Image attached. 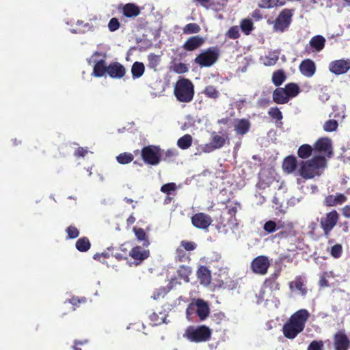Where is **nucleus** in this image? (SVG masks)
<instances>
[{
	"label": "nucleus",
	"mask_w": 350,
	"mask_h": 350,
	"mask_svg": "<svg viewBox=\"0 0 350 350\" xmlns=\"http://www.w3.org/2000/svg\"><path fill=\"white\" fill-rule=\"evenodd\" d=\"M310 313L306 309H301L291 315L284 324L282 332L284 336L288 339H294L304 327Z\"/></svg>",
	"instance_id": "f257e3e1"
},
{
	"label": "nucleus",
	"mask_w": 350,
	"mask_h": 350,
	"mask_svg": "<svg viewBox=\"0 0 350 350\" xmlns=\"http://www.w3.org/2000/svg\"><path fill=\"white\" fill-rule=\"evenodd\" d=\"M326 167L324 157L316 156L298 164L297 174L304 179H312L320 176Z\"/></svg>",
	"instance_id": "f03ea898"
},
{
	"label": "nucleus",
	"mask_w": 350,
	"mask_h": 350,
	"mask_svg": "<svg viewBox=\"0 0 350 350\" xmlns=\"http://www.w3.org/2000/svg\"><path fill=\"white\" fill-rule=\"evenodd\" d=\"M174 96L180 103H189L194 96V85L188 79L180 77L174 85Z\"/></svg>",
	"instance_id": "7ed1b4c3"
},
{
	"label": "nucleus",
	"mask_w": 350,
	"mask_h": 350,
	"mask_svg": "<svg viewBox=\"0 0 350 350\" xmlns=\"http://www.w3.org/2000/svg\"><path fill=\"white\" fill-rule=\"evenodd\" d=\"M211 330L205 325L189 326L183 334V337L191 342H202L211 338Z\"/></svg>",
	"instance_id": "20e7f679"
},
{
	"label": "nucleus",
	"mask_w": 350,
	"mask_h": 350,
	"mask_svg": "<svg viewBox=\"0 0 350 350\" xmlns=\"http://www.w3.org/2000/svg\"><path fill=\"white\" fill-rule=\"evenodd\" d=\"M186 313L189 319L196 313L200 321H204L210 314L209 305L202 299H193L188 306Z\"/></svg>",
	"instance_id": "39448f33"
},
{
	"label": "nucleus",
	"mask_w": 350,
	"mask_h": 350,
	"mask_svg": "<svg viewBox=\"0 0 350 350\" xmlns=\"http://www.w3.org/2000/svg\"><path fill=\"white\" fill-rule=\"evenodd\" d=\"M88 61L90 64L94 66L92 72L94 76L100 77L107 73V66L105 65L104 56L102 53L95 52Z\"/></svg>",
	"instance_id": "423d86ee"
},
{
	"label": "nucleus",
	"mask_w": 350,
	"mask_h": 350,
	"mask_svg": "<svg viewBox=\"0 0 350 350\" xmlns=\"http://www.w3.org/2000/svg\"><path fill=\"white\" fill-rule=\"evenodd\" d=\"M270 266V261L265 256H258L251 262L252 271L258 275H265Z\"/></svg>",
	"instance_id": "0eeeda50"
},
{
	"label": "nucleus",
	"mask_w": 350,
	"mask_h": 350,
	"mask_svg": "<svg viewBox=\"0 0 350 350\" xmlns=\"http://www.w3.org/2000/svg\"><path fill=\"white\" fill-rule=\"evenodd\" d=\"M142 155L143 159L147 163L150 165H157L160 161V149L156 146L146 147L143 148Z\"/></svg>",
	"instance_id": "6e6552de"
},
{
	"label": "nucleus",
	"mask_w": 350,
	"mask_h": 350,
	"mask_svg": "<svg viewBox=\"0 0 350 350\" xmlns=\"http://www.w3.org/2000/svg\"><path fill=\"white\" fill-rule=\"evenodd\" d=\"M292 12L290 10H283L275 21L274 30L283 31L286 29L291 22Z\"/></svg>",
	"instance_id": "1a4fd4ad"
},
{
	"label": "nucleus",
	"mask_w": 350,
	"mask_h": 350,
	"mask_svg": "<svg viewBox=\"0 0 350 350\" xmlns=\"http://www.w3.org/2000/svg\"><path fill=\"white\" fill-rule=\"evenodd\" d=\"M328 68L331 72L336 75L345 74L350 69V60L341 59L332 61Z\"/></svg>",
	"instance_id": "9d476101"
},
{
	"label": "nucleus",
	"mask_w": 350,
	"mask_h": 350,
	"mask_svg": "<svg viewBox=\"0 0 350 350\" xmlns=\"http://www.w3.org/2000/svg\"><path fill=\"white\" fill-rule=\"evenodd\" d=\"M217 59V54L212 50H207L196 57L195 62L201 66H211Z\"/></svg>",
	"instance_id": "9b49d317"
},
{
	"label": "nucleus",
	"mask_w": 350,
	"mask_h": 350,
	"mask_svg": "<svg viewBox=\"0 0 350 350\" xmlns=\"http://www.w3.org/2000/svg\"><path fill=\"white\" fill-rule=\"evenodd\" d=\"M227 140V137L220 135L215 133L212 135V142L202 146V151L204 152H211L215 149H218L224 146Z\"/></svg>",
	"instance_id": "f8f14e48"
},
{
	"label": "nucleus",
	"mask_w": 350,
	"mask_h": 350,
	"mask_svg": "<svg viewBox=\"0 0 350 350\" xmlns=\"http://www.w3.org/2000/svg\"><path fill=\"white\" fill-rule=\"evenodd\" d=\"M338 220V214L336 211H331L321 219V225L326 234L336 226Z\"/></svg>",
	"instance_id": "ddd939ff"
},
{
	"label": "nucleus",
	"mask_w": 350,
	"mask_h": 350,
	"mask_svg": "<svg viewBox=\"0 0 350 350\" xmlns=\"http://www.w3.org/2000/svg\"><path fill=\"white\" fill-rule=\"evenodd\" d=\"M314 150L330 157L332 154V141L328 137L319 139L314 144Z\"/></svg>",
	"instance_id": "4468645a"
},
{
	"label": "nucleus",
	"mask_w": 350,
	"mask_h": 350,
	"mask_svg": "<svg viewBox=\"0 0 350 350\" xmlns=\"http://www.w3.org/2000/svg\"><path fill=\"white\" fill-rule=\"evenodd\" d=\"M191 222L197 228L206 229L211 224L212 219L209 215L200 213L191 217Z\"/></svg>",
	"instance_id": "2eb2a0df"
},
{
	"label": "nucleus",
	"mask_w": 350,
	"mask_h": 350,
	"mask_svg": "<svg viewBox=\"0 0 350 350\" xmlns=\"http://www.w3.org/2000/svg\"><path fill=\"white\" fill-rule=\"evenodd\" d=\"M150 255V252L147 249L142 248L139 246L133 247L129 252V256L136 260L135 265H137L144 260L146 259Z\"/></svg>",
	"instance_id": "dca6fc26"
},
{
	"label": "nucleus",
	"mask_w": 350,
	"mask_h": 350,
	"mask_svg": "<svg viewBox=\"0 0 350 350\" xmlns=\"http://www.w3.org/2000/svg\"><path fill=\"white\" fill-rule=\"evenodd\" d=\"M118 9L122 10L123 15L127 18L137 17L141 12L139 7L133 3L120 5Z\"/></svg>",
	"instance_id": "f3484780"
},
{
	"label": "nucleus",
	"mask_w": 350,
	"mask_h": 350,
	"mask_svg": "<svg viewBox=\"0 0 350 350\" xmlns=\"http://www.w3.org/2000/svg\"><path fill=\"white\" fill-rule=\"evenodd\" d=\"M299 68L300 72L306 77H312L316 72L315 63L310 59L303 60Z\"/></svg>",
	"instance_id": "a211bd4d"
},
{
	"label": "nucleus",
	"mask_w": 350,
	"mask_h": 350,
	"mask_svg": "<svg viewBox=\"0 0 350 350\" xmlns=\"http://www.w3.org/2000/svg\"><path fill=\"white\" fill-rule=\"evenodd\" d=\"M124 67L118 62H114L107 66V73L111 78L121 79L125 75Z\"/></svg>",
	"instance_id": "6ab92c4d"
},
{
	"label": "nucleus",
	"mask_w": 350,
	"mask_h": 350,
	"mask_svg": "<svg viewBox=\"0 0 350 350\" xmlns=\"http://www.w3.org/2000/svg\"><path fill=\"white\" fill-rule=\"evenodd\" d=\"M284 227L291 230L293 228V225L289 222H285L281 220L278 221L277 223L273 221H268L264 225V230L269 233H271L276 230H279Z\"/></svg>",
	"instance_id": "aec40b11"
},
{
	"label": "nucleus",
	"mask_w": 350,
	"mask_h": 350,
	"mask_svg": "<svg viewBox=\"0 0 350 350\" xmlns=\"http://www.w3.org/2000/svg\"><path fill=\"white\" fill-rule=\"evenodd\" d=\"M257 297L259 304L265 302V305L268 306L269 302H274V297L272 294V291L269 286H265L262 287Z\"/></svg>",
	"instance_id": "412c9836"
},
{
	"label": "nucleus",
	"mask_w": 350,
	"mask_h": 350,
	"mask_svg": "<svg viewBox=\"0 0 350 350\" xmlns=\"http://www.w3.org/2000/svg\"><path fill=\"white\" fill-rule=\"evenodd\" d=\"M349 340L342 332L335 335L334 345L336 350H347L349 347Z\"/></svg>",
	"instance_id": "4be33fe9"
},
{
	"label": "nucleus",
	"mask_w": 350,
	"mask_h": 350,
	"mask_svg": "<svg viewBox=\"0 0 350 350\" xmlns=\"http://www.w3.org/2000/svg\"><path fill=\"white\" fill-rule=\"evenodd\" d=\"M289 287L292 292L304 296L306 294V288L304 287V281L301 278H297L289 283Z\"/></svg>",
	"instance_id": "5701e85b"
},
{
	"label": "nucleus",
	"mask_w": 350,
	"mask_h": 350,
	"mask_svg": "<svg viewBox=\"0 0 350 350\" xmlns=\"http://www.w3.org/2000/svg\"><path fill=\"white\" fill-rule=\"evenodd\" d=\"M347 197L342 193L329 195L325 198L324 203L329 206L342 204L347 201Z\"/></svg>",
	"instance_id": "b1692460"
},
{
	"label": "nucleus",
	"mask_w": 350,
	"mask_h": 350,
	"mask_svg": "<svg viewBox=\"0 0 350 350\" xmlns=\"http://www.w3.org/2000/svg\"><path fill=\"white\" fill-rule=\"evenodd\" d=\"M250 128V123L246 119H238L234 121V129L237 135H245Z\"/></svg>",
	"instance_id": "393cba45"
},
{
	"label": "nucleus",
	"mask_w": 350,
	"mask_h": 350,
	"mask_svg": "<svg viewBox=\"0 0 350 350\" xmlns=\"http://www.w3.org/2000/svg\"><path fill=\"white\" fill-rule=\"evenodd\" d=\"M204 42V39L200 36H192L184 44V49L187 51H193L200 47Z\"/></svg>",
	"instance_id": "a878e982"
},
{
	"label": "nucleus",
	"mask_w": 350,
	"mask_h": 350,
	"mask_svg": "<svg viewBox=\"0 0 350 350\" xmlns=\"http://www.w3.org/2000/svg\"><path fill=\"white\" fill-rule=\"evenodd\" d=\"M197 275L201 284L205 286L210 284L211 282V272L206 267L201 266L197 271Z\"/></svg>",
	"instance_id": "bb28decb"
},
{
	"label": "nucleus",
	"mask_w": 350,
	"mask_h": 350,
	"mask_svg": "<svg viewBox=\"0 0 350 350\" xmlns=\"http://www.w3.org/2000/svg\"><path fill=\"white\" fill-rule=\"evenodd\" d=\"M177 273L180 281H177L176 279L172 280L171 281L172 284L174 285V284H181V280H183L184 282H189V276L191 273L190 267L187 266H180L178 269Z\"/></svg>",
	"instance_id": "cd10ccee"
},
{
	"label": "nucleus",
	"mask_w": 350,
	"mask_h": 350,
	"mask_svg": "<svg viewBox=\"0 0 350 350\" xmlns=\"http://www.w3.org/2000/svg\"><path fill=\"white\" fill-rule=\"evenodd\" d=\"M273 100L277 104L288 103V98L284 88H277L273 93Z\"/></svg>",
	"instance_id": "c85d7f7f"
},
{
	"label": "nucleus",
	"mask_w": 350,
	"mask_h": 350,
	"mask_svg": "<svg viewBox=\"0 0 350 350\" xmlns=\"http://www.w3.org/2000/svg\"><path fill=\"white\" fill-rule=\"evenodd\" d=\"M297 165L296 158L295 157H288L284 159L282 167L286 172L290 174L296 170Z\"/></svg>",
	"instance_id": "c756f323"
},
{
	"label": "nucleus",
	"mask_w": 350,
	"mask_h": 350,
	"mask_svg": "<svg viewBox=\"0 0 350 350\" xmlns=\"http://www.w3.org/2000/svg\"><path fill=\"white\" fill-rule=\"evenodd\" d=\"M325 40L321 36H316L312 38L310 41V45L316 51H321L325 45Z\"/></svg>",
	"instance_id": "7c9ffc66"
},
{
	"label": "nucleus",
	"mask_w": 350,
	"mask_h": 350,
	"mask_svg": "<svg viewBox=\"0 0 350 350\" xmlns=\"http://www.w3.org/2000/svg\"><path fill=\"white\" fill-rule=\"evenodd\" d=\"M144 70L145 67L144 64L138 62H135L131 68V73L133 78L138 79L144 75Z\"/></svg>",
	"instance_id": "2f4dec72"
},
{
	"label": "nucleus",
	"mask_w": 350,
	"mask_h": 350,
	"mask_svg": "<svg viewBox=\"0 0 350 350\" xmlns=\"http://www.w3.org/2000/svg\"><path fill=\"white\" fill-rule=\"evenodd\" d=\"M286 0H260L259 5L263 8H271L276 6H282Z\"/></svg>",
	"instance_id": "473e14b6"
},
{
	"label": "nucleus",
	"mask_w": 350,
	"mask_h": 350,
	"mask_svg": "<svg viewBox=\"0 0 350 350\" xmlns=\"http://www.w3.org/2000/svg\"><path fill=\"white\" fill-rule=\"evenodd\" d=\"M261 60L264 65L271 66L277 62L278 60V54L276 52L269 53L264 57H261Z\"/></svg>",
	"instance_id": "72a5a7b5"
},
{
	"label": "nucleus",
	"mask_w": 350,
	"mask_h": 350,
	"mask_svg": "<svg viewBox=\"0 0 350 350\" xmlns=\"http://www.w3.org/2000/svg\"><path fill=\"white\" fill-rule=\"evenodd\" d=\"M192 143V137L186 134L180 137L177 142V146L181 149H187L189 148Z\"/></svg>",
	"instance_id": "f704fd0d"
},
{
	"label": "nucleus",
	"mask_w": 350,
	"mask_h": 350,
	"mask_svg": "<svg viewBox=\"0 0 350 350\" xmlns=\"http://www.w3.org/2000/svg\"><path fill=\"white\" fill-rule=\"evenodd\" d=\"M76 248L81 252H87L90 247V243L86 237L78 239L76 242Z\"/></svg>",
	"instance_id": "c9c22d12"
},
{
	"label": "nucleus",
	"mask_w": 350,
	"mask_h": 350,
	"mask_svg": "<svg viewBox=\"0 0 350 350\" xmlns=\"http://www.w3.org/2000/svg\"><path fill=\"white\" fill-rule=\"evenodd\" d=\"M312 152V148L308 144L301 145L297 151L298 156L301 159L308 158Z\"/></svg>",
	"instance_id": "e433bc0d"
},
{
	"label": "nucleus",
	"mask_w": 350,
	"mask_h": 350,
	"mask_svg": "<svg viewBox=\"0 0 350 350\" xmlns=\"http://www.w3.org/2000/svg\"><path fill=\"white\" fill-rule=\"evenodd\" d=\"M240 27L242 30V31L245 35L250 34L251 31L253 30V23L252 20L248 18L243 19L240 23Z\"/></svg>",
	"instance_id": "4c0bfd02"
},
{
	"label": "nucleus",
	"mask_w": 350,
	"mask_h": 350,
	"mask_svg": "<svg viewBox=\"0 0 350 350\" xmlns=\"http://www.w3.org/2000/svg\"><path fill=\"white\" fill-rule=\"evenodd\" d=\"M133 232L135 233V237L139 241H143V245L145 247H148L150 244L148 240L147 239L146 233L142 228H133Z\"/></svg>",
	"instance_id": "58836bf2"
},
{
	"label": "nucleus",
	"mask_w": 350,
	"mask_h": 350,
	"mask_svg": "<svg viewBox=\"0 0 350 350\" xmlns=\"http://www.w3.org/2000/svg\"><path fill=\"white\" fill-rule=\"evenodd\" d=\"M288 98L295 97L299 92V88L295 83H288L284 88Z\"/></svg>",
	"instance_id": "ea45409f"
},
{
	"label": "nucleus",
	"mask_w": 350,
	"mask_h": 350,
	"mask_svg": "<svg viewBox=\"0 0 350 350\" xmlns=\"http://www.w3.org/2000/svg\"><path fill=\"white\" fill-rule=\"evenodd\" d=\"M286 79L284 72L282 70H278L273 74L272 81L276 85H280Z\"/></svg>",
	"instance_id": "a19ab883"
},
{
	"label": "nucleus",
	"mask_w": 350,
	"mask_h": 350,
	"mask_svg": "<svg viewBox=\"0 0 350 350\" xmlns=\"http://www.w3.org/2000/svg\"><path fill=\"white\" fill-rule=\"evenodd\" d=\"M116 160L120 164H127L133 160V155L131 153L124 152L118 155Z\"/></svg>",
	"instance_id": "79ce46f5"
},
{
	"label": "nucleus",
	"mask_w": 350,
	"mask_h": 350,
	"mask_svg": "<svg viewBox=\"0 0 350 350\" xmlns=\"http://www.w3.org/2000/svg\"><path fill=\"white\" fill-rule=\"evenodd\" d=\"M203 93L208 98L215 99L219 97V92L213 85H208L205 88Z\"/></svg>",
	"instance_id": "37998d69"
},
{
	"label": "nucleus",
	"mask_w": 350,
	"mask_h": 350,
	"mask_svg": "<svg viewBox=\"0 0 350 350\" xmlns=\"http://www.w3.org/2000/svg\"><path fill=\"white\" fill-rule=\"evenodd\" d=\"M172 288H173V284H172L168 288H166L165 287H161V288L157 289L153 293V295L151 296V297L154 300H157L161 298H163L167 293V292Z\"/></svg>",
	"instance_id": "c03bdc74"
},
{
	"label": "nucleus",
	"mask_w": 350,
	"mask_h": 350,
	"mask_svg": "<svg viewBox=\"0 0 350 350\" xmlns=\"http://www.w3.org/2000/svg\"><path fill=\"white\" fill-rule=\"evenodd\" d=\"M200 31V27L196 23H189L183 28V32L186 34L196 33Z\"/></svg>",
	"instance_id": "a18cd8bd"
},
{
	"label": "nucleus",
	"mask_w": 350,
	"mask_h": 350,
	"mask_svg": "<svg viewBox=\"0 0 350 350\" xmlns=\"http://www.w3.org/2000/svg\"><path fill=\"white\" fill-rule=\"evenodd\" d=\"M338 122L334 120H329L323 124V129L326 132H332L336 130Z\"/></svg>",
	"instance_id": "49530a36"
},
{
	"label": "nucleus",
	"mask_w": 350,
	"mask_h": 350,
	"mask_svg": "<svg viewBox=\"0 0 350 350\" xmlns=\"http://www.w3.org/2000/svg\"><path fill=\"white\" fill-rule=\"evenodd\" d=\"M268 114L276 120H281L282 119V113L278 107H271L269 109Z\"/></svg>",
	"instance_id": "de8ad7c7"
},
{
	"label": "nucleus",
	"mask_w": 350,
	"mask_h": 350,
	"mask_svg": "<svg viewBox=\"0 0 350 350\" xmlns=\"http://www.w3.org/2000/svg\"><path fill=\"white\" fill-rule=\"evenodd\" d=\"M226 36L230 39H237L240 36L239 27L233 26L226 33Z\"/></svg>",
	"instance_id": "09e8293b"
},
{
	"label": "nucleus",
	"mask_w": 350,
	"mask_h": 350,
	"mask_svg": "<svg viewBox=\"0 0 350 350\" xmlns=\"http://www.w3.org/2000/svg\"><path fill=\"white\" fill-rule=\"evenodd\" d=\"M66 232L68 234V238L69 239L77 238L79 234L78 229L76 227L72 226L67 228Z\"/></svg>",
	"instance_id": "8fccbe9b"
},
{
	"label": "nucleus",
	"mask_w": 350,
	"mask_h": 350,
	"mask_svg": "<svg viewBox=\"0 0 350 350\" xmlns=\"http://www.w3.org/2000/svg\"><path fill=\"white\" fill-rule=\"evenodd\" d=\"M173 70L176 73L183 74L185 73L188 70V68L185 64L178 63L174 64L173 66Z\"/></svg>",
	"instance_id": "3c124183"
},
{
	"label": "nucleus",
	"mask_w": 350,
	"mask_h": 350,
	"mask_svg": "<svg viewBox=\"0 0 350 350\" xmlns=\"http://www.w3.org/2000/svg\"><path fill=\"white\" fill-rule=\"evenodd\" d=\"M176 188V186L174 183H167L161 187V191L163 193L170 194L172 191H174Z\"/></svg>",
	"instance_id": "603ef678"
},
{
	"label": "nucleus",
	"mask_w": 350,
	"mask_h": 350,
	"mask_svg": "<svg viewBox=\"0 0 350 350\" xmlns=\"http://www.w3.org/2000/svg\"><path fill=\"white\" fill-rule=\"evenodd\" d=\"M180 246L187 251H192L195 250L196 247V245L195 243L187 241H181Z\"/></svg>",
	"instance_id": "864d4df0"
},
{
	"label": "nucleus",
	"mask_w": 350,
	"mask_h": 350,
	"mask_svg": "<svg viewBox=\"0 0 350 350\" xmlns=\"http://www.w3.org/2000/svg\"><path fill=\"white\" fill-rule=\"evenodd\" d=\"M342 254V246L339 244L334 245L331 248V254L334 258H338Z\"/></svg>",
	"instance_id": "5fc2aeb1"
},
{
	"label": "nucleus",
	"mask_w": 350,
	"mask_h": 350,
	"mask_svg": "<svg viewBox=\"0 0 350 350\" xmlns=\"http://www.w3.org/2000/svg\"><path fill=\"white\" fill-rule=\"evenodd\" d=\"M109 29L114 31L120 27V23L116 18H112L108 23Z\"/></svg>",
	"instance_id": "6e6d98bb"
},
{
	"label": "nucleus",
	"mask_w": 350,
	"mask_h": 350,
	"mask_svg": "<svg viewBox=\"0 0 350 350\" xmlns=\"http://www.w3.org/2000/svg\"><path fill=\"white\" fill-rule=\"evenodd\" d=\"M322 341H312L308 347V350H323Z\"/></svg>",
	"instance_id": "4d7b16f0"
},
{
	"label": "nucleus",
	"mask_w": 350,
	"mask_h": 350,
	"mask_svg": "<svg viewBox=\"0 0 350 350\" xmlns=\"http://www.w3.org/2000/svg\"><path fill=\"white\" fill-rule=\"evenodd\" d=\"M150 319L154 323V325H159L162 323H165V314H162V317L159 319L158 315L157 314L154 313L150 316Z\"/></svg>",
	"instance_id": "13d9d810"
},
{
	"label": "nucleus",
	"mask_w": 350,
	"mask_h": 350,
	"mask_svg": "<svg viewBox=\"0 0 350 350\" xmlns=\"http://www.w3.org/2000/svg\"><path fill=\"white\" fill-rule=\"evenodd\" d=\"M273 202L274 204L273 207L276 210H278L281 213H284L285 211L282 203L280 202V200L278 198L274 197L273 200Z\"/></svg>",
	"instance_id": "bf43d9fd"
},
{
	"label": "nucleus",
	"mask_w": 350,
	"mask_h": 350,
	"mask_svg": "<svg viewBox=\"0 0 350 350\" xmlns=\"http://www.w3.org/2000/svg\"><path fill=\"white\" fill-rule=\"evenodd\" d=\"M329 277V273H323L320 278L319 284L321 286H327V278Z\"/></svg>",
	"instance_id": "052dcab7"
},
{
	"label": "nucleus",
	"mask_w": 350,
	"mask_h": 350,
	"mask_svg": "<svg viewBox=\"0 0 350 350\" xmlns=\"http://www.w3.org/2000/svg\"><path fill=\"white\" fill-rule=\"evenodd\" d=\"M149 64L151 68H155L159 64V57L156 55L150 56Z\"/></svg>",
	"instance_id": "680f3d73"
},
{
	"label": "nucleus",
	"mask_w": 350,
	"mask_h": 350,
	"mask_svg": "<svg viewBox=\"0 0 350 350\" xmlns=\"http://www.w3.org/2000/svg\"><path fill=\"white\" fill-rule=\"evenodd\" d=\"M86 301V299L85 297H72L69 300V302L73 306H77L78 304L85 303Z\"/></svg>",
	"instance_id": "e2e57ef3"
},
{
	"label": "nucleus",
	"mask_w": 350,
	"mask_h": 350,
	"mask_svg": "<svg viewBox=\"0 0 350 350\" xmlns=\"http://www.w3.org/2000/svg\"><path fill=\"white\" fill-rule=\"evenodd\" d=\"M88 152V149L83 148H79L75 152V154L77 156L83 157Z\"/></svg>",
	"instance_id": "0e129e2a"
},
{
	"label": "nucleus",
	"mask_w": 350,
	"mask_h": 350,
	"mask_svg": "<svg viewBox=\"0 0 350 350\" xmlns=\"http://www.w3.org/2000/svg\"><path fill=\"white\" fill-rule=\"evenodd\" d=\"M342 215L347 217L350 218V206H345L342 209Z\"/></svg>",
	"instance_id": "69168bd1"
},
{
	"label": "nucleus",
	"mask_w": 350,
	"mask_h": 350,
	"mask_svg": "<svg viewBox=\"0 0 350 350\" xmlns=\"http://www.w3.org/2000/svg\"><path fill=\"white\" fill-rule=\"evenodd\" d=\"M135 221V218L133 215H131V216L127 219V222H128V224H133Z\"/></svg>",
	"instance_id": "338daca9"
},
{
	"label": "nucleus",
	"mask_w": 350,
	"mask_h": 350,
	"mask_svg": "<svg viewBox=\"0 0 350 350\" xmlns=\"http://www.w3.org/2000/svg\"><path fill=\"white\" fill-rule=\"evenodd\" d=\"M311 193H314L317 191L318 189L317 187L314 185H311L310 187Z\"/></svg>",
	"instance_id": "774afa93"
}]
</instances>
